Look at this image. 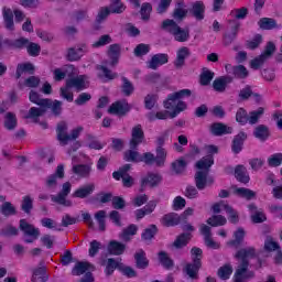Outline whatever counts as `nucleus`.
Returning <instances> with one entry per match:
<instances>
[{
    "instance_id": "1",
    "label": "nucleus",
    "mask_w": 282,
    "mask_h": 282,
    "mask_svg": "<svg viewBox=\"0 0 282 282\" xmlns=\"http://www.w3.org/2000/svg\"><path fill=\"white\" fill-rule=\"evenodd\" d=\"M257 257V249L254 247H247L239 249L235 258L240 261V264L236 269L234 274V282H246L250 279H254V271L248 270L250 268V260Z\"/></svg>"
},
{
    "instance_id": "2",
    "label": "nucleus",
    "mask_w": 282,
    "mask_h": 282,
    "mask_svg": "<svg viewBox=\"0 0 282 282\" xmlns=\"http://www.w3.org/2000/svg\"><path fill=\"white\" fill-rule=\"evenodd\" d=\"M192 94L193 91L191 89L184 88L167 95L163 101V107L171 111V118H177L182 111H186L188 106L183 100L184 98H191Z\"/></svg>"
},
{
    "instance_id": "3",
    "label": "nucleus",
    "mask_w": 282,
    "mask_h": 282,
    "mask_svg": "<svg viewBox=\"0 0 282 282\" xmlns=\"http://www.w3.org/2000/svg\"><path fill=\"white\" fill-rule=\"evenodd\" d=\"M161 29L171 34L176 43H186L191 39V30L183 29L173 19H165L161 24Z\"/></svg>"
},
{
    "instance_id": "4",
    "label": "nucleus",
    "mask_w": 282,
    "mask_h": 282,
    "mask_svg": "<svg viewBox=\"0 0 282 282\" xmlns=\"http://www.w3.org/2000/svg\"><path fill=\"white\" fill-rule=\"evenodd\" d=\"M192 261L185 264L183 268L184 274L191 279V281H197L199 279V270H202V257L204 251L199 247H193L191 249Z\"/></svg>"
},
{
    "instance_id": "5",
    "label": "nucleus",
    "mask_w": 282,
    "mask_h": 282,
    "mask_svg": "<svg viewBox=\"0 0 282 282\" xmlns=\"http://www.w3.org/2000/svg\"><path fill=\"white\" fill-rule=\"evenodd\" d=\"M82 131L83 127H77L72 130L70 134H67V123L62 121L57 124L56 129L57 140L61 142V144H67V142H70V140H77Z\"/></svg>"
},
{
    "instance_id": "6",
    "label": "nucleus",
    "mask_w": 282,
    "mask_h": 282,
    "mask_svg": "<svg viewBox=\"0 0 282 282\" xmlns=\"http://www.w3.org/2000/svg\"><path fill=\"white\" fill-rule=\"evenodd\" d=\"M72 193V183L65 182L62 185V189L56 196H52L51 199L54 204H58L59 206H65V208H72L74 205L70 199H67V195Z\"/></svg>"
},
{
    "instance_id": "7",
    "label": "nucleus",
    "mask_w": 282,
    "mask_h": 282,
    "mask_svg": "<svg viewBox=\"0 0 282 282\" xmlns=\"http://www.w3.org/2000/svg\"><path fill=\"white\" fill-rule=\"evenodd\" d=\"M123 160L126 162H133L134 164H140V162H144V164L148 166V164L152 160V155H151V152H145L143 154H140V152L132 149L123 153Z\"/></svg>"
},
{
    "instance_id": "8",
    "label": "nucleus",
    "mask_w": 282,
    "mask_h": 282,
    "mask_svg": "<svg viewBox=\"0 0 282 282\" xmlns=\"http://www.w3.org/2000/svg\"><path fill=\"white\" fill-rule=\"evenodd\" d=\"M162 182V175L159 173L148 172L147 175L142 176L140 180V193H144V188L150 186V188H155L160 186Z\"/></svg>"
},
{
    "instance_id": "9",
    "label": "nucleus",
    "mask_w": 282,
    "mask_h": 282,
    "mask_svg": "<svg viewBox=\"0 0 282 282\" xmlns=\"http://www.w3.org/2000/svg\"><path fill=\"white\" fill-rule=\"evenodd\" d=\"M28 43H30V40L25 37H19L17 40H11L8 37L0 39V47L2 50H23Z\"/></svg>"
},
{
    "instance_id": "10",
    "label": "nucleus",
    "mask_w": 282,
    "mask_h": 282,
    "mask_svg": "<svg viewBox=\"0 0 282 282\" xmlns=\"http://www.w3.org/2000/svg\"><path fill=\"white\" fill-rule=\"evenodd\" d=\"M87 52H89V47H87L86 44H79L77 47H70L67 50L66 58L70 63H74L76 61H80Z\"/></svg>"
},
{
    "instance_id": "11",
    "label": "nucleus",
    "mask_w": 282,
    "mask_h": 282,
    "mask_svg": "<svg viewBox=\"0 0 282 282\" xmlns=\"http://www.w3.org/2000/svg\"><path fill=\"white\" fill-rule=\"evenodd\" d=\"M144 140V130H142V124H137L132 128L130 149H138Z\"/></svg>"
},
{
    "instance_id": "12",
    "label": "nucleus",
    "mask_w": 282,
    "mask_h": 282,
    "mask_svg": "<svg viewBox=\"0 0 282 282\" xmlns=\"http://www.w3.org/2000/svg\"><path fill=\"white\" fill-rule=\"evenodd\" d=\"M248 140V133L245 131H240L236 134L231 142V151L235 155H239L241 151H243V144Z\"/></svg>"
},
{
    "instance_id": "13",
    "label": "nucleus",
    "mask_w": 282,
    "mask_h": 282,
    "mask_svg": "<svg viewBox=\"0 0 282 282\" xmlns=\"http://www.w3.org/2000/svg\"><path fill=\"white\" fill-rule=\"evenodd\" d=\"M189 14H192L196 21H204V19H206V4H204V1H195L189 9Z\"/></svg>"
},
{
    "instance_id": "14",
    "label": "nucleus",
    "mask_w": 282,
    "mask_h": 282,
    "mask_svg": "<svg viewBox=\"0 0 282 282\" xmlns=\"http://www.w3.org/2000/svg\"><path fill=\"white\" fill-rule=\"evenodd\" d=\"M199 230L200 235L204 236L205 246H207V248H212L213 250H219V243L213 240V232L210 230V227L203 224Z\"/></svg>"
},
{
    "instance_id": "15",
    "label": "nucleus",
    "mask_w": 282,
    "mask_h": 282,
    "mask_svg": "<svg viewBox=\"0 0 282 282\" xmlns=\"http://www.w3.org/2000/svg\"><path fill=\"white\" fill-rule=\"evenodd\" d=\"M85 80H87V75H79L77 77H70L66 80L67 89L75 88L77 91H83V89H87L85 85Z\"/></svg>"
},
{
    "instance_id": "16",
    "label": "nucleus",
    "mask_w": 282,
    "mask_h": 282,
    "mask_svg": "<svg viewBox=\"0 0 282 282\" xmlns=\"http://www.w3.org/2000/svg\"><path fill=\"white\" fill-rule=\"evenodd\" d=\"M166 63H169V54L158 53L151 57L148 67L149 69H158V67H162V65H166Z\"/></svg>"
},
{
    "instance_id": "17",
    "label": "nucleus",
    "mask_w": 282,
    "mask_h": 282,
    "mask_svg": "<svg viewBox=\"0 0 282 282\" xmlns=\"http://www.w3.org/2000/svg\"><path fill=\"white\" fill-rule=\"evenodd\" d=\"M73 175H76L80 180H87L91 175L90 164H75L72 167Z\"/></svg>"
},
{
    "instance_id": "18",
    "label": "nucleus",
    "mask_w": 282,
    "mask_h": 282,
    "mask_svg": "<svg viewBox=\"0 0 282 282\" xmlns=\"http://www.w3.org/2000/svg\"><path fill=\"white\" fill-rule=\"evenodd\" d=\"M107 250L112 257H120L124 254V250H127V245L118 241V240H110L107 246Z\"/></svg>"
},
{
    "instance_id": "19",
    "label": "nucleus",
    "mask_w": 282,
    "mask_h": 282,
    "mask_svg": "<svg viewBox=\"0 0 282 282\" xmlns=\"http://www.w3.org/2000/svg\"><path fill=\"white\" fill-rule=\"evenodd\" d=\"M108 113L112 116H127V113H129V105L122 101H115L108 108Z\"/></svg>"
},
{
    "instance_id": "20",
    "label": "nucleus",
    "mask_w": 282,
    "mask_h": 282,
    "mask_svg": "<svg viewBox=\"0 0 282 282\" xmlns=\"http://www.w3.org/2000/svg\"><path fill=\"white\" fill-rule=\"evenodd\" d=\"M150 155H152V160H150L148 166H153V164L156 166H164V163L166 162V150L164 148H156V156L151 152Z\"/></svg>"
},
{
    "instance_id": "21",
    "label": "nucleus",
    "mask_w": 282,
    "mask_h": 282,
    "mask_svg": "<svg viewBox=\"0 0 282 282\" xmlns=\"http://www.w3.org/2000/svg\"><path fill=\"white\" fill-rule=\"evenodd\" d=\"M34 72H36V68L34 67V64L30 62L20 63L17 65L15 69V80H19L23 74H30L33 76Z\"/></svg>"
},
{
    "instance_id": "22",
    "label": "nucleus",
    "mask_w": 282,
    "mask_h": 282,
    "mask_svg": "<svg viewBox=\"0 0 282 282\" xmlns=\"http://www.w3.org/2000/svg\"><path fill=\"white\" fill-rule=\"evenodd\" d=\"M191 56V48L182 46L176 52V59L174 61V66L176 68L184 67L186 59Z\"/></svg>"
},
{
    "instance_id": "23",
    "label": "nucleus",
    "mask_w": 282,
    "mask_h": 282,
    "mask_svg": "<svg viewBox=\"0 0 282 282\" xmlns=\"http://www.w3.org/2000/svg\"><path fill=\"white\" fill-rule=\"evenodd\" d=\"M162 224L165 228H173L175 226H180L182 224V216L175 213L165 214L162 217Z\"/></svg>"
},
{
    "instance_id": "24",
    "label": "nucleus",
    "mask_w": 282,
    "mask_h": 282,
    "mask_svg": "<svg viewBox=\"0 0 282 282\" xmlns=\"http://www.w3.org/2000/svg\"><path fill=\"white\" fill-rule=\"evenodd\" d=\"M89 270L94 272V270H96V265L90 262H77L73 268L72 274L74 276H80L83 274H87Z\"/></svg>"
},
{
    "instance_id": "25",
    "label": "nucleus",
    "mask_w": 282,
    "mask_h": 282,
    "mask_svg": "<svg viewBox=\"0 0 282 282\" xmlns=\"http://www.w3.org/2000/svg\"><path fill=\"white\" fill-rule=\"evenodd\" d=\"M94 191H96V185L89 183L85 186L78 187L72 196L77 199H86V197H89V195H91Z\"/></svg>"
},
{
    "instance_id": "26",
    "label": "nucleus",
    "mask_w": 282,
    "mask_h": 282,
    "mask_svg": "<svg viewBox=\"0 0 282 282\" xmlns=\"http://www.w3.org/2000/svg\"><path fill=\"white\" fill-rule=\"evenodd\" d=\"M232 80L234 78L231 76H221L213 82V87L215 91L223 94V91H226V87H228Z\"/></svg>"
},
{
    "instance_id": "27",
    "label": "nucleus",
    "mask_w": 282,
    "mask_h": 282,
    "mask_svg": "<svg viewBox=\"0 0 282 282\" xmlns=\"http://www.w3.org/2000/svg\"><path fill=\"white\" fill-rule=\"evenodd\" d=\"M20 230L24 232V235H28V237H34V239L39 238V235H41L39 229L25 219H20Z\"/></svg>"
},
{
    "instance_id": "28",
    "label": "nucleus",
    "mask_w": 282,
    "mask_h": 282,
    "mask_svg": "<svg viewBox=\"0 0 282 282\" xmlns=\"http://www.w3.org/2000/svg\"><path fill=\"white\" fill-rule=\"evenodd\" d=\"M29 100L33 102V105H37V107H52V99H43L41 95L34 90L29 93Z\"/></svg>"
},
{
    "instance_id": "29",
    "label": "nucleus",
    "mask_w": 282,
    "mask_h": 282,
    "mask_svg": "<svg viewBox=\"0 0 282 282\" xmlns=\"http://www.w3.org/2000/svg\"><path fill=\"white\" fill-rule=\"evenodd\" d=\"M251 96H253V98H256L257 102L261 101V95H259L258 93H253L252 86H250V85H246V87L240 89V91L238 94L239 100H249L251 98Z\"/></svg>"
},
{
    "instance_id": "30",
    "label": "nucleus",
    "mask_w": 282,
    "mask_h": 282,
    "mask_svg": "<svg viewBox=\"0 0 282 282\" xmlns=\"http://www.w3.org/2000/svg\"><path fill=\"white\" fill-rule=\"evenodd\" d=\"M235 177L240 184H248L250 182V174L243 165H237L235 169Z\"/></svg>"
},
{
    "instance_id": "31",
    "label": "nucleus",
    "mask_w": 282,
    "mask_h": 282,
    "mask_svg": "<svg viewBox=\"0 0 282 282\" xmlns=\"http://www.w3.org/2000/svg\"><path fill=\"white\" fill-rule=\"evenodd\" d=\"M253 137L260 142H265L270 138V128L265 124H259L253 130Z\"/></svg>"
},
{
    "instance_id": "32",
    "label": "nucleus",
    "mask_w": 282,
    "mask_h": 282,
    "mask_svg": "<svg viewBox=\"0 0 282 282\" xmlns=\"http://www.w3.org/2000/svg\"><path fill=\"white\" fill-rule=\"evenodd\" d=\"M158 260L165 270H172L175 265V261L172 260L171 256H169L166 251H159Z\"/></svg>"
},
{
    "instance_id": "33",
    "label": "nucleus",
    "mask_w": 282,
    "mask_h": 282,
    "mask_svg": "<svg viewBox=\"0 0 282 282\" xmlns=\"http://www.w3.org/2000/svg\"><path fill=\"white\" fill-rule=\"evenodd\" d=\"M135 265L139 270H147L149 268V259L147 258V252L142 249L134 253Z\"/></svg>"
},
{
    "instance_id": "34",
    "label": "nucleus",
    "mask_w": 282,
    "mask_h": 282,
    "mask_svg": "<svg viewBox=\"0 0 282 282\" xmlns=\"http://www.w3.org/2000/svg\"><path fill=\"white\" fill-rule=\"evenodd\" d=\"M243 239H246V230L241 227H239L235 232H234V239L229 240L227 243L228 246H231L232 248H239L241 243H243Z\"/></svg>"
},
{
    "instance_id": "35",
    "label": "nucleus",
    "mask_w": 282,
    "mask_h": 282,
    "mask_svg": "<svg viewBox=\"0 0 282 282\" xmlns=\"http://www.w3.org/2000/svg\"><path fill=\"white\" fill-rule=\"evenodd\" d=\"M208 172L198 171L195 174V185L198 191H204L208 186Z\"/></svg>"
},
{
    "instance_id": "36",
    "label": "nucleus",
    "mask_w": 282,
    "mask_h": 282,
    "mask_svg": "<svg viewBox=\"0 0 282 282\" xmlns=\"http://www.w3.org/2000/svg\"><path fill=\"white\" fill-rule=\"evenodd\" d=\"M258 25L261 30H281V25L276 24V20L272 18L260 19Z\"/></svg>"
},
{
    "instance_id": "37",
    "label": "nucleus",
    "mask_w": 282,
    "mask_h": 282,
    "mask_svg": "<svg viewBox=\"0 0 282 282\" xmlns=\"http://www.w3.org/2000/svg\"><path fill=\"white\" fill-rule=\"evenodd\" d=\"M213 164H215V159L213 158V155H207V156L200 159L199 161H197L196 167L199 171H203L204 173H208V171H210V166H213Z\"/></svg>"
},
{
    "instance_id": "38",
    "label": "nucleus",
    "mask_w": 282,
    "mask_h": 282,
    "mask_svg": "<svg viewBox=\"0 0 282 282\" xmlns=\"http://www.w3.org/2000/svg\"><path fill=\"white\" fill-rule=\"evenodd\" d=\"M21 210L25 215H32V210H34V198L32 196L25 195L22 197Z\"/></svg>"
},
{
    "instance_id": "39",
    "label": "nucleus",
    "mask_w": 282,
    "mask_h": 282,
    "mask_svg": "<svg viewBox=\"0 0 282 282\" xmlns=\"http://www.w3.org/2000/svg\"><path fill=\"white\" fill-rule=\"evenodd\" d=\"M192 237L191 232H183L178 235L173 242L174 248L177 250L185 248V246H188V241H191Z\"/></svg>"
},
{
    "instance_id": "40",
    "label": "nucleus",
    "mask_w": 282,
    "mask_h": 282,
    "mask_svg": "<svg viewBox=\"0 0 282 282\" xmlns=\"http://www.w3.org/2000/svg\"><path fill=\"white\" fill-rule=\"evenodd\" d=\"M135 235H138V225L131 224L127 228L122 229L119 237L122 239V241H131V237Z\"/></svg>"
},
{
    "instance_id": "41",
    "label": "nucleus",
    "mask_w": 282,
    "mask_h": 282,
    "mask_svg": "<svg viewBox=\"0 0 282 282\" xmlns=\"http://www.w3.org/2000/svg\"><path fill=\"white\" fill-rule=\"evenodd\" d=\"M209 131L212 135H226L227 133H230V131H228V126L221 122L212 123Z\"/></svg>"
},
{
    "instance_id": "42",
    "label": "nucleus",
    "mask_w": 282,
    "mask_h": 282,
    "mask_svg": "<svg viewBox=\"0 0 282 282\" xmlns=\"http://www.w3.org/2000/svg\"><path fill=\"white\" fill-rule=\"evenodd\" d=\"M45 113V108L31 107L29 112L24 116L25 120H33V122H39V118Z\"/></svg>"
},
{
    "instance_id": "43",
    "label": "nucleus",
    "mask_w": 282,
    "mask_h": 282,
    "mask_svg": "<svg viewBox=\"0 0 282 282\" xmlns=\"http://www.w3.org/2000/svg\"><path fill=\"white\" fill-rule=\"evenodd\" d=\"M3 21L4 26L10 32L14 30V13H12V9H4L3 10Z\"/></svg>"
},
{
    "instance_id": "44",
    "label": "nucleus",
    "mask_w": 282,
    "mask_h": 282,
    "mask_svg": "<svg viewBox=\"0 0 282 282\" xmlns=\"http://www.w3.org/2000/svg\"><path fill=\"white\" fill-rule=\"evenodd\" d=\"M235 195H238V197H241L242 199H247V202H250V199H254V197H257V193L254 191L246 187L236 188Z\"/></svg>"
},
{
    "instance_id": "45",
    "label": "nucleus",
    "mask_w": 282,
    "mask_h": 282,
    "mask_svg": "<svg viewBox=\"0 0 282 282\" xmlns=\"http://www.w3.org/2000/svg\"><path fill=\"white\" fill-rule=\"evenodd\" d=\"M50 276L47 275V271L45 267H40L37 269H34L32 281L33 282H46Z\"/></svg>"
},
{
    "instance_id": "46",
    "label": "nucleus",
    "mask_w": 282,
    "mask_h": 282,
    "mask_svg": "<svg viewBox=\"0 0 282 282\" xmlns=\"http://www.w3.org/2000/svg\"><path fill=\"white\" fill-rule=\"evenodd\" d=\"M158 235V226L156 225H150L148 228H145L141 234L142 241H152L153 238Z\"/></svg>"
},
{
    "instance_id": "47",
    "label": "nucleus",
    "mask_w": 282,
    "mask_h": 282,
    "mask_svg": "<svg viewBox=\"0 0 282 282\" xmlns=\"http://www.w3.org/2000/svg\"><path fill=\"white\" fill-rule=\"evenodd\" d=\"M118 268H120V262H118L113 258H108L104 272L106 276H111L116 272V270H118Z\"/></svg>"
},
{
    "instance_id": "48",
    "label": "nucleus",
    "mask_w": 282,
    "mask_h": 282,
    "mask_svg": "<svg viewBox=\"0 0 282 282\" xmlns=\"http://www.w3.org/2000/svg\"><path fill=\"white\" fill-rule=\"evenodd\" d=\"M186 14H188V10L184 9V2H177V7L173 12V19H175V21H184Z\"/></svg>"
},
{
    "instance_id": "49",
    "label": "nucleus",
    "mask_w": 282,
    "mask_h": 282,
    "mask_svg": "<svg viewBox=\"0 0 282 282\" xmlns=\"http://www.w3.org/2000/svg\"><path fill=\"white\" fill-rule=\"evenodd\" d=\"M217 276L221 281H228V279H230V276H232V265L225 264V265L220 267L217 271Z\"/></svg>"
},
{
    "instance_id": "50",
    "label": "nucleus",
    "mask_w": 282,
    "mask_h": 282,
    "mask_svg": "<svg viewBox=\"0 0 282 282\" xmlns=\"http://www.w3.org/2000/svg\"><path fill=\"white\" fill-rule=\"evenodd\" d=\"M108 55L111 59V65H117L118 58H120V45L111 44L108 50Z\"/></svg>"
},
{
    "instance_id": "51",
    "label": "nucleus",
    "mask_w": 282,
    "mask_h": 282,
    "mask_svg": "<svg viewBox=\"0 0 282 282\" xmlns=\"http://www.w3.org/2000/svg\"><path fill=\"white\" fill-rule=\"evenodd\" d=\"M169 118H171V112H169V110H161L155 112H150L148 115V120H150V122H155V120H167Z\"/></svg>"
},
{
    "instance_id": "52",
    "label": "nucleus",
    "mask_w": 282,
    "mask_h": 282,
    "mask_svg": "<svg viewBox=\"0 0 282 282\" xmlns=\"http://www.w3.org/2000/svg\"><path fill=\"white\" fill-rule=\"evenodd\" d=\"M228 220L223 215H214L207 219V224L213 228H217V226H226Z\"/></svg>"
},
{
    "instance_id": "53",
    "label": "nucleus",
    "mask_w": 282,
    "mask_h": 282,
    "mask_svg": "<svg viewBox=\"0 0 282 282\" xmlns=\"http://www.w3.org/2000/svg\"><path fill=\"white\" fill-rule=\"evenodd\" d=\"M232 75L235 76V78H240L241 80L246 79L247 76H249V72L248 68H246V66L243 65H237V66H232Z\"/></svg>"
},
{
    "instance_id": "54",
    "label": "nucleus",
    "mask_w": 282,
    "mask_h": 282,
    "mask_svg": "<svg viewBox=\"0 0 282 282\" xmlns=\"http://www.w3.org/2000/svg\"><path fill=\"white\" fill-rule=\"evenodd\" d=\"M248 110L245 108H238L236 112V122L240 124V127H246L248 124Z\"/></svg>"
},
{
    "instance_id": "55",
    "label": "nucleus",
    "mask_w": 282,
    "mask_h": 282,
    "mask_svg": "<svg viewBox=\"0 0 282 282\" xmlns=\"http://www.w3.org/2000/svg\"><path fill=\"white\" fill-rule=\"evenodd\" d=\"M4 127L8 131H13L17 129V115L14 112H8L4 118Z\"/></svg>"
},
{
    "instance_id": "56",
    "label": "nucleus",
    "mask_w": 282,
    "mask_h": 282,
    "mask_svg": "<svg viewBox=\"0 0 282 282\" xmlns=\"http://www.w3.org/2000/svg\"><path fill=\"white\" fill-rule=\"evenodd\" d=\"M264 111L265 110L263 109V107H259L257 110L250 111L248 115V122L250 124H257L261 116H263Z\"/></svg>"
},
{
    "instance_id": "57",
    "label": "nucleus",
    "mask_w": 282,
    "mask_h": 282,
    "mask_svg": "<svg viewBox=\"0 0 282 282\" xmlns=\"http://www.w3.org/2000/svg\"><path fill=\"white\" fill-rule=\"evenodd\" d=\"M171 166L172 171H174L176 175H181V173H184V171H186L187 163L184 159H180L172 162Z\"/></svg>"
},
{
    "instance_id": "58",
    "label": "nucleus",
    "mask_w": 282,
    "mask_h": 282,
    "mask_svg": "<svg viewBox=\"0 0 282 282\" xmlns=\"http://www.w3.org/2000/svg\"><path fill=\"white\" fill-rule=\"evenodd\" d=\"M215 78V73L213 70H205L200 74L199 83L203 87H208Z\"/></svg>"
},
{
    "instance_id": "59",
    "label": "nucleus",
    "mask_w": 282,
    "mask_h": 282,
    "mask_svg": "<svg viewBox=\"0 0 282 282\" xmlns=\"http://www.w3.org/2000/svg\"><path fill=\"white\" fill-rule=\"evenodd\" d=\"M127 10V7L122 1L120 0H112V3L110 4L109 11L111 14H122Z\"/></svg>"
},
{
    "instance_id": "60",
    "label": "nucleus",
    "mask_w": 282,
    "mask_h": 282,
    "mask_svg": "<svg viewBox=\"0 0 282 282\" xmlns=\"http://www.w3.org/2000/svg\"><path fill=\"white\" fill-rule=\"evenodd\" d=\"M261 43H263V35L256 34L252 40L246 42V47L247 50H257Z\"/></svg>"
},
{
    "instance_id": "61",
    "label": "nucleus",
    "mask_w": 282,
    "mask_h": 282,
    "mask_svg": "<svg viewBox=\"0 0 282 282\" xmlns=\"http://www.w3.org/2000/svg\"><path fill=\"white\" fill-rule=\"evenodd\" d=\"M1 213L4 217L17 215V207L10 202H4L1 206Z\"/></svg>"
},
{
    "instance_id": "62",
    "label": "nucleus",
    "mask_w": 282,
    "mask_h": 282,
    "mask_svg": "<svg viewBox=\"0 0 282 282\" xmlns=\"http://www.w3.org/2000/svg\"><path fill=\"white\" fill-rule=\"evenodd\" d=\"M225 212L228 215V220L230 224H239V213H237L232 206L225 205Z\"/></svg>"
},
{
    "instance_id": "63",
    "label": "nucleus",
    "mask_w": 282,
    "mask_h": 282,
    "mask_svg": "<svg viewBox=\"0 0 282 282\" xmlns=\"http://www.w3.org/2000/svg\"><path fill=\"white\" fill-rule=\"evenodd\" d=\"M24 47H26L29 56L36 57L39 54H41V45L34 42H29Z\"/></svg>"
},
{
    "instance_id": "64",
    "label": "nucleus",
    "mask_w": 282,
    "mask_h": 282,
    "mask_svg": "<svg viewBox=\"0 0 282 282\" xmlns=\"http://www.w3.org/2000/svg\"><path fill=\"white\" fill-rule=\"evenodd\" d=\"M282 153H274L268 159V165L271 167L281 166Z\"/></svg>"
}]
</instances>
